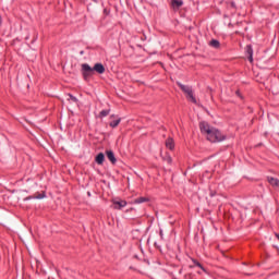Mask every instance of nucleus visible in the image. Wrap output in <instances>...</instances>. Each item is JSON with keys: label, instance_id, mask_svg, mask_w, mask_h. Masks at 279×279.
Returning <instances> with one entry per match:
<instances>
[{"label": "nucleus", "instance_id": "nucleus-7", "mask_svg": "<svg viewBox=\"0 0 279 279\" xmlns=\"http://www.w3.org/2000/svg\"><path fill=\"white\" fill-rule=\"evenodd\" d=\"M106 155L112 165H117V157H114V153L112 150H107Z\"/></svg>", "mask_w": 279, "mask_h": 279}, {"label": "nucleus", "instance_id": "nucleus-14", "mask_svg": "<svg viewBox=\"0 0 279 279\" xmlns=\"http://www.w3.org/2000/svg\"><path fill=\"white\" fill-rule=\"evenodd\" d=\"M119 123H121V118H118L109 123L110 128H118Z\"/></svg>", "mask_w": 279, "mask_h": 279}, {"label": "nucleus", "instance_id": "nucleus-24", "mask_svg": "<svg viewBox=\"0 0 279 279\" xmlns=\"http://www.w3.org/2000/svg\"><path fill=\"white\" fill-rule=\"evenodd\" d=\"M1 23H2V19H1V16H0V25H1Z\"/></svg>", "mask_w": 279, "mask_h": 279}, {"label": "nucleus", "instance_id": "nucleus-22", "mask_svg": "<svg viewBox=\"0 0 279 279\" xmlns=\"http://www.w3.org/2000/svg\"><path fill=\"white\" fill-rule=\"evenodd\" d=\"M37 199H43V196H37Z\"/></svg>", "mask_w": 279, "mask_h": 279}, {"label": "nucleus", "instance_id": "nucleus-25", "mask_svg": "<svg viewBox=\"0 0 279 279\" xmlns=\"http://www.w3.org/2000/svg\"><path fill=\"white\" fill-rule=\"evenodd\" d=\"M110 119H114V116H111Z\"/></svg>", "mask_w": 279, "mask_h": 279}, {"label": "nucleus", "instance_id": "nucleus-15", "mask_svg": "<svg viewBox=\"0 0 279 279\" xmlns=\"http://www.w3.org/2000/svg\"><path fill=\"white\" fill-rule=\"evenodd\" d=\"M192 260L196 267H199V269H202L203 271H206V268H204V266H202V264L197 262V259H192Z\"/></svg>", "mask_w": 279, "mask_h": 279}, {"label": "nucleus", "instance_id": "nucleus-8", "mask_svg": "<svg viewBox=\"0 0 279 279\" xmlns=\"http://www.w3.org/2000/svg\"><path fill=\"white\" fill-rule=\"evenodd\" d=\"M268 183L270 186H275V189H279V180L274 177H268Z\"/></svg>", "mask_w": 279, "mask_h": 279}, {"label": "nucleus", "instance_id": "nucleus-4", "mask_svg": "<svg viewBox=\"0 0 279 279\" xmlns=\"http://www.w3.org/2000/svg\"><path fill=\"white\" fill-rule=\"evenodd\" d=\"M92 70L96 73H99V75H104V73H106V68L104 66V64L101 63H96Z\"/></svg>", "mask_w": 279, "mask_h": 279}, {"label": "nucleus", "instance_id": "nucleus-5", "mask_svg": "<svg viewBox=\"0 0 279 279\" xmlns=\"http://www.w3.org/2000/svg\"><path fill=\"white\" fill-rule=\"evenodd\" d=\"M128 206V202L125 201H113L114 210H121V208H125Z\"/></svg>", "mask_w": 279, "mask_h": 279}, {"label": "nucleus", "instance_id": "nucleus-3", "mask_svg": "<svg viewBox=\"0 0 279 279\" xmlns=\"http://www.w3.org/2000/svg\"><path fill=\"white\" fill-rule=\"evenodd\" d=\"M82 71H83L84 80H88V77H92V75H95L93 68H90V65H88L87 63L82 64Z\"/></svg>", "mask_w": 279, "mask_h": 279}, {"label": "nucleus", "instance_id": "nucleus-13", "mask_svg": "<svg viewBox=\"0 0 279 279\" xmlns=\"http://www.w3.org/2000/svg\"><path fill=\"white\" fill-rule=\"evenodd\" d=\"M162 159L165 160V162H168V165H171L173 162V159L171 158V155H169V153H166Z\"/></svg>", "mask_w": 279, "mask_h": 279}, {"label": "nucleus", "instance_id": "nucleus-12", "mask_svg": "<svg viewBox=\"0 0 279 279\" xmlns=\"http://www.w3.org/2000/svg\"><path fill=\"white\" fill-rule=\"evenodd\" d=\"M145 202H149V198L142 196L134 199V204H145Z\"/></svg>", "mask_w": 279, "mask_h": 279}, {"label": "nucleus", "instance_id": "nucleus-19", "mask_svg": "<svg viewBox=\"0 0 279 279\" xmlns=\"http://www.w3.org/2000/svg\"><path fill=\"white\" fill-rule=\"evenodd\" d=\"M248 60H250V62H254L253 56H250V57H248Z\"/></svg>", "mask_w": 279, "mask_h": 279}, {"label": "nucleus", "instance_id": "nucleus-2", "mask_svg": "<svg viewBox=\"0 0 279 279\" xmlns=\"http://www.w3.org/2000/svg\"><path fill=\"white\" fill-rule=\"evenodd\" d=\"M178 86L187 95V99H190L192 104H197V99L193 96V89L190 86L183 85L182 83H178Z\"/></svg>", "mask_w": 279, "mask_h": 279}, {"label": "nucleus", "instance_id": "nucleus-18", "mask_svg": "<svg viewBox=\"0 0 279 279\" xmlns=\"http://www.w3.org/2000/svg\"><path fill=\"white\" fill-rule=\"evenodd\" d=\"M108 114H110V110L100 111V117H108Z\"/></svg>", "mask_w": 279, "mask_h": 279}, {"label": "nucleus", "instance_id": "nucleus-1", "mask_svg": "<svg viewBox=\"0 0 279 279\" xmlns=\"http://www.w3.org/2000/svg\"><path fill=\"white\" fill-rule=\"evenodd\" d=\"M199 130L209 143H221V141H226V135L206 121L199 122Z\"/></svg>", "mask_w": 279, "mask_h": 279}, {"label": "nucleus", "instance_id": "nucleus-6", "mask_svg": "<svg viewBox=\"0 0 279 279\" xmlns=\"http://www.w3.org/2000/svg\"><path fill=\"white\" fill-rule=\"evenodd\" d=\"M166 147L167 149H170V151H173V149H175V142L173 141L172 137H168L166 140Z\"/></svg>", "mask_w": 279, "mask_h": 279}, {"label": "nucleus", "instance_id": "nucleus-21", "mask_svg": "<svg viewBox=\"0 0 279 279\" xmlns=\"http://www.w3.org/2000/svg\"><path fill=\"white\" fill-rule=\"evenodd\" d=\"M93 1H94V3H99L100 0H93Z\"/></svg>", "mask_w": 279, "mask_h": 279}, {"label": "nucleus", "instance_id": "nucleus-17", "mask_svg": "<svg viewBox=\"0 0 279 279\" xmlns=\"http://www.w3.org/2000/svg\"><path fill=\"white\" fill-rule=\"evenodd\" d=\"M246 52L248 56H254V50L252 49V46H246Z\"/></svg>", "mask_w": 279, "mask_h": 279}, {"label": "nucleus", "instance_id": "nucleus-10", "mask_svg": "<svg viewBox=\"0 0 279 279\" xmlns=\"http://www.w3.org/2000/svg\"><path fill=\"white\" fill-rule=\"evenodd\" d=\"M172 8H182L184 2L182 0H172Z\"/></svg>", "mask_w": 279, "mask_h": 279}, {"label": "nucleus", "instance_id": "nucleus-20", "mask_svg": "<svg viewBox=\"0 0 279 279\" xmlns=\"http://www.w3.org/2000/svg\"><path fill=\"white\" fill-rule=\"evenodd\" d=\"M105 14H109L110 12L108 11V9L104 10Z\"/></svg>", "mask_w": 279, "mask_h": 279}, {"label": "nucleus", "instance_id": "nucleus-11", "mask_svg": "<svg viewBox=\"0 0 279 279\" xmlns=\"http://www.w3.org/2000/svg\"><path fill=\"white\" fill-rule=\"evenodd\" d=\"M209 45L210 47H214V49H219V47L221 46V44L217 39H213L211 41H209Z\"/></svg>", "mask_w": 279, "mask_h": 279}, {"label": "nucleus", "instance_id": "nucleus-16", "mask_svg": "<svg viewBox=\"0 0 279 279\" xmlns=\"http://www.w3.org/2000/svg\"><path fill=\"white\" fill-rule=\"evenodd\" d=\"M68 101H73V104H77V98L71 94H68Z\"/></svg>", "mask_w": 279, "mask_h": 279}, {"label": "nucleus", "instance_id": "nucleus-9", "mask_svg": "<svg viewBox=\"0 0 279 279\" xmlns=\"http://www.w3.org/2000/svg\"><path fill=\"white\" fill-rule=\"evenodd\" d=\"M97 165H104V160H106V156L104 153H99L95 158Z\"/></svg>", "mask_w": 279, "mask_h": 279}, {"label": "nucleus", "instance_id": "nucleus-23", "mask_svg": "<svg viewBox=\"0 0 279 279\" xmlns=\"http://www.w3.org/2000/svg\"><path fill=\"white\" fill-rule=\"evenodd\" d=\"M232 8H234V2L231 3Z\"/></svg>", "mask_w": 279, "mask_h": 279}]
</instances>
